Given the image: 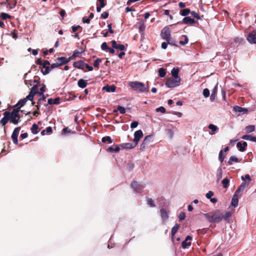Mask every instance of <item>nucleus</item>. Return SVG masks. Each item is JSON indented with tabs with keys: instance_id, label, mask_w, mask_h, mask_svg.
Listing matches in <instances>:
<instances>
[{
	"instance_id": "obj_1",
	"label": "nucleus",
	"mask_w": 256,
	"mask_h": 256,
	"mask_svg": "<svg viewBox=\"0 0 256 256\" xmlns=\"http://www.w3.org/2000/svg\"><path fill=\"white\" fill-rule=\"evenodd\" d=\"M204 216L210 222L218 223L222 220V213L220 210L204 214Z\"/></svg>"
},
{
	"instance_id": "obj_2",
	"label": "nucleus",
	"mask_w": 256,
	"mask_h": 256,
	"mask_svg": "<svg viewBox=\"0 0 256 256\" xmlns=\"http://www.w3.org/2000/svg\"><path fill=\"white\" fill-rule=\"evenodd\" d=\"M4 118H2L0 121V124H2L3 126H5L8 120L10 121V122L14 124H17L20 122V115H16V114H10V118H6V113H4Z\"/></svg>"
},
{
	"instance_id": "obj_3",
	"label": "nucleus",
	"mask_w": 256,
	"mask_h": 256,
	"mask_svg": "<svg viewBox=\"0 0 256 256\" xmlns=\"http://www.w3.org/2000/svg\"><path fill=\"white\" fill-rule=\"evenodd\" d=\"M4 118H2L0 121V124H2L3 126H5L8 120L10 121V122L14 124H17L20 122V115H16V114H10V118H6V113H4Z\"/></svg>"
},
{
	"instance_id": "obj_4",
	"label": "nucleus",
	"mask_w": 256,
	"mask_h": 256,
	"mask_svg": "<svg viewBox=\"0 0 256 256\" xmlns=\"http://www.w3.org/2000/svg\"><path fill=\"white\" fill-rule=\"evenodd\" d=\"M129 86L134 90L140 92H148V86L146 87L144 84L139 82H132L129 84Z\"/></svg>"
},
{
	"instance_id": "obj_5",
	"label": "nucleus",
	"mask_w": 256,
	"mask_h": 256,
	"mask_svg": "<svg viewBox=\"0 0 256 256\" xmlns=\"http://www.w3.org/2000/svg\"><path fill=\"white\" fill-rule=\"evenodd\" d=\"M180 78H169L166 80V85L170 88H174L180 84Z\"/></svg>"
},
{
	"instance_id": "obj_6",
	"label": "nucleus",
	"mask_w": 256,
	"mask_h": 256,
	"mask_svg": "<svg viewBox=\"0 0 256 256\" xmlns=\"http://www.w3.org/2000/svg\"><path fill=\"white\" fill-rule=\"evenodd\" d=\"M131 186L136 192H141L144 188V186L139 184L136 181H133L131 183Z\"/></svg>"
},
{
	"instance_id": "obj_7",
	"label": "nucleus",
	"mask_w": 256,
	"mask_h": 256,
	"mask_svg": "<svg viewBox=\"0 0 256 256\" xmlns=\"http://www.w3.org/2000/svg\"><path fill=\"white\" fill-rule=\"evenodd\" d=\"M160 36L162 39L164 40H166L167 39H169V38L170 37V28L166 26L163 28L161 31Z\"/></svg>"
},
{
	"instance_id": "obj_8",
	"label": "nucleus",
	"mask_w": 256,
	"mask_h": 256,
	"mask_svg": "<svg viewBox=\"0 0 256 256\" xmlns=\"http://www.w3.org/2000/svg\"><path fill=\"white\" fill-rule=\"evenodd\" d=\"M20 130V127H17V128H15L13 131L12 134V140L13 142L15 144H18V135Z\"/></svg>"
},
{
	"instance_id": "obj_9",
	"label": "nucleus",
	"mask_w": 256,
	"mask_h": 256,
	"mask_svg": "<svg viewBox=\"0 0 256 256\" xmlns=\"http://www.w3.org/2000/svg\"><path fill=\"white\" fill-rule=\"evenodd\" d=\"M247 40L250 44H256V30L249 33L247 36Z\"/></svg>"
},
{
	"instance_id": "obj_10",
	"label": "nucleus",
	"mask_w": 256,
	"mask_h": 256,
	"mask_svg": "<svg viewBox=\"0 0 256 256\" xmlns=\"http://www.w3.org/2000/svg\"><path fill=\"white\" fill-rule=\"evenodd\" d=\"M192 240V237L190 236H188L184 240L182 243V246L183 248H186L190 246L192 244L191 240Z\"/></svg>"
},
{
	"instance_id": "obj_11",
	"label": "nucleus",
	"mask_w": 256,
	"mask_h": 256,
	"mask_svg": "<svg viewBox=\"0 0 256 256\" xmlns=\"http://www.w3.org/2000/svg\"><path fill=\"white\" fill-rule=\"evenodd\" d=\"M143 136V133L142 130H136L134 134V139L133 142L137 145L140 140Z\"/></svg>"
},
{
	"instance_id": "obj_12",
	"label": "nucleus",
	"mask_w": 256,
	"mask_h": 256,
	"mask_svg": "<svg viewBox=\"0 0 256 256\" xmlns=\"http://www.w3.org/2000/svg\"><path fill=\"white\" fill-rule=\"evenodd\" d=\"M86 63L84 62V61L80 60L78 62H75L73 64V66L74 68L81 69V70H84Z\"/></svg>"
},
{
	"instance_id": "obj_13",
	"label": "nucleus",
	"mask_w": 256,
	"mask_h": 256,
	"mask_svg": "<svg viewBox=\"0 0 256 256\" xmlns=\"http://www.w3.org/2000/svg\"><path fill=\"white\" fill-rule=\"evenodd\" d=\"M16 108H15L13 110L12 112H10L8 111L5 112L4 113H6V117L7 118H8V117L10 118V114L12 116V114H16V115H20L19 114V112L20 111V106H18Z\"/></svg>"
},
{
	"instance_id": "obj_14",
	"label": "nucleus",
	"mask_w": 256,
	"mask_h": 256,
	"mask_svg": "<svg viewBox=\"0 0 256 256\" xmlns=\"http://www.w3.org/2000/svg\"><path fill=\"white\" fill-rule=\"evenodd\" d=\"M137 145L133 142L132 143H124L120 144L122 148L124 149H132L135 148Z\"/></svg>"
},
{
	"instance_id": "obj_15",
	"label": "nucleus",
	"mask_w": 256,
	"mask_h": 256,
	"mask_svg": "<svg viewBox=\"0 0 256 256\" xmlns=\"http://www.w3.org/2000/svg\"><path fill=\"white\" fill-rule=\"evenodd\" d=\"M196 22V20L189 16H186L182 20V23L184 24H192Z\"/></svg>"
},
{
	"instance_id": "obj_16",
	"label": "nucleus",
	"mask_w": 256,
	"mask_h": 256,
	"mask_svg": "<svg viewBox=\"0 0 256 256\" xmlns=\"http://www.w3.org/2000/svg\"><path fill=\"white\" fill-rule=\"evenodd\" d=\"M247 145V142H244L242 143L238 142L236 144V147L238 148L240 151L244 152L246 150V148Z\"/></svg>"
},
{
	"instance_id": "obj_17",
	"label": "nucleus",
	"mask_w": 256,
	"mask_h": 256,
	"mask_svg": "<svg viewBox=\"0 0 256 256\" xmlns=\"http://www.w3.org/2000/svg\"><path fill=\"white\" fill-rule=\"evenodd\" d=\"M152 137V136L151 135H148L144 138V139L140 146L141 148H144L150 142Z\"/></svg>"
},
{
	"instance_id": "obj_18",
	"label": "nucleus",
	"mask_w": 256,
	"mask_h": 256,
	"mask_svg": "<svg viewBox=\"0 0 256 256\" xmlns=\"http://www.w3.org/2000/svg\"><path fill=\"white\" fill-rule=\"evenodd\" d=\"M116 86L114 85L106 86L103 87L102 90L107 92H114L116 90Z\"/></svg>"
},
{
	"instance_id": "obj_19",
	"label": "nucleus",
	"mask_w": 256,
	"mask_h": 256,
	"mask_svg": "<svg viewBox=\"0 0 256 256\" xmlns=\"http://www.w3.org/2000/svg\"><path fill=\"white\" fill-rule=\"evenodd\" d=\"M232 216V212H226L224 214H222V220H224L226 222H230V218Z\"/></svg>"
},
{
	"instance_id": "obj_20",
	"label": "nucleus",
	"mask_w": 256,
	"mask_h": 256,
	"mask_svg": "<svg viewBox=\"0 0 256 256\" xmlns=\"http://www.w3.org/2000/svg\"><path fill=\"white\" fill-rule=\"evenodd\" d=\"M233 110L236 112H242L243 114L246 113L248 112L247 109L239 106H234Z\"/></svg>"
},
{
	"instance_id": "obj_21",
	"label": "nucleus",
	"mask_w": 256,
	"mask_h": 256,
	"mask_svg": "<svg viewBox=\"0 0 256 256\" xmlns=\"http://www.w3.org/2000/svg\"><path fill=\"white\" fill-rule=\"evenodd\" d=\"M246 185V182H242L236 190L234 194L238 196V194H240V192H242L244 190Z\"/></svg>"
},
{
	"instance_id": "obj_22",
	"label": "nucleus",
	"mask_w": 256,
	"mask_h": 256,
	"mask_svg": "<svg viewBox=\"0 0 256 256\" xmlns=\"http://www.w3.org/2000/svg\"><path fill=\"white\" fill-rule=\"evenodd\" d=\"M160 212L161 217L163 220H166L168 218V214L164 208H162L160 210Z\"/></svg>"
},
{
	"instance_id": "obj_23",
	"label": "nucleus",
	"mask_w": 256,
	"mask_h": 256,
	"mask_svg": "<svg viewBox=\"0 0 256 256\" xmlns=\"http://www.w3.org/2000/svg\"><path fill=\"white\" fill-rule=\"evenodd\" d=\"M118 110L122 114H124L126 112V109L124 108V107H122V106H118V108H117V110H113L112 113L114 114H118Z\"/></svg>"
},
{
	"instance_id": "obj_24",
	"label": "nucleus",
	"mask_w": 256,
	"mask_h": 256,
	"mask_svg": "<svg viewBox=\"0 0 256 256\" xmlns=\"http://www.w3.org/2000/svg\"><path fill=\"white\" fill-rule=\"evenodd\" d=\"M243 140H248L252 142H256V137L251 135H244L242 137Z\"/></svg>"
},
{
	"instance_id": "obj_25",
	"label": "nucleus",
	"mask_w": 256,
	"mask_h": 256,
	"mask_svg": "<svg viewBox=\"0 0 256 256\" xmlns=\"http://www.w3.org/2000/svg\"><path fill=\"white\" fill-rule=\"evenodd\" d=\"M78 85L80 88H84L86 86L87 82L85 80L81 78L78 80Z\"/></svg>"
},
{
	"instance_id": "obj_26",
	"label": "nucleus",
	"mask_w": 256,
	"mask_h": 256,
	"mask_svg": "<svg viewBox=\"0 0 256 256\" xmlns=\"http://www.w3.org/2000/svg\"><path fill=\"white\" fill-rule=\"evenodd\" d=\"M179 68H174L171 70V74L174 78H180L178 76Z\"/></svg>"
},
{
	"instance_id": "obj_27",
	"label": "nucleus",
	"mask_w": 256,
	"mask_h": 256,
	"mask_svg": "<svg viewBox=\"0 0 256 256\" xmlns=\"http://www.w3.org/2000/svg\"><path fill=\"white\" fill-rule=\"evenodd\" d=\"M238 196L234 194V196L232 200L231 204L234 206L236 207L238 205Z\"/></svg>"
},
{
	"instance_id": "obj_28",
	"label": "nucleus",
	"mask_w": 256,
	"mask_h": 256,
	"mask_svg": "<svg viewBox=\"0 0 256 256\" xmlns=\"http://www.w3.org/2000/svg\"><path fill=\"white\" fill-rule=\"evenodd\" d=\"M246 133L248 134L255 130V126L254 125H249L246 127Z\"/></svg>"
},
{
	"instance_id": "obj_29",
	"label": "nucleus",
	"mask_w": 256,
	"mask_h": 256,
	"mask_svg": "<svg viewBox=\"0 0 256 256\" xmlns=\"http://www.w3.org/2000/svg\"><path fill=\"white\" fill-rule=\"evenodd\" d=\"M58 60L59 62H58V63L59 64L60 66L68 64L66 58L65 57L58 58Z\"/></svg>"
},
{
	"instance_id": "obj_30",
	"label": "nucleus",
	"mask_w": 256,
	"mask_h": 256,
	"mask_svg": "<svg viewBox=\"0 0 256 256\" xmlns=\"http://www.w3.org/2000/svg\"><path fill=\"white\" fill-rule=\"evenodd\" d=\"M190 10L189 8H185L183 10H180V14L186 16H187L190 13Z\"/></svg>"
},
{
	"instance_id": "obj_31",
	"label": "nucleus",
	"mask_w": 256,
	"mask_h": 256,
	"mask_svg": "<svg viewBox=\"0 0 256 256\" xmlns=\"http://www.w3.org/2000/svg\"><path fill=\"white\" fill-rule=\"evenodd\" d=\"M208 127V128L212 130V132L210 133V134H214L216 131L218 130V128L213 124H210Z\"/></svg>"
},
{
	"instance_id": "obj_32",
	"label": "nucleus",
	"mask_w": 256,
	"mask_h": 256,
	"mask_svg": "<svg viewBox=\"0 0 256 256\" xmlns=\"http://www.w3.org/2000/svg\"><path fill=\"white\" fill-rule=\"evenodd\" d=\"M38 126L36 124H32V127L31 128L32 132L33 134H36L38 132Z\"/></svg>"
},
{
	"instance_id": "obj_33",
	"label": "nucleus",
	"mask_w": 256,
	"mask_h": 256,
	"mask_svg": "<svg viewBox=\"0 0 256 256\" xmlns=\"http://www.w3.org/2000/svg\"><path fill=\"white\" fill-rule=\"evenodd\" d=\"M179 228H180V225L176 224L174 226H173L172 228V232H171L172 235L174 236L175 234L177 232Z\"/></svg>"
},
{
	"instance_id": "obj_34",
	"label": "nucleus",
	"mask_w": 256,
	"mask_h": 256,
	"mask_svg": "<svg viewBox=\"0 0 256 256\" xmlns=\"http://www.w3.org/2000/svg\"><path fill=\"white\" fill-rule=\"evenodd\" d=\"M12 17V16H11L4 12H2L0 14V18H1L2 20H6L7 18H11Z\"/></svg>"
},
{
	"instance_id": "obj_35",
	"label": "nucleus",
	"mask_w": 256,
	"mask_h": 256,
	"mask_svg": "<svg viewBox=\"0 0 256 256\" xmlns=\"http://www.w3.org/2000/svg\"><path fill=\"white\" fill-rule=\"evenodd\" d=\"M159 76L161 78H164L166 74V69L162 68H159L158 70Z\"/></svg>"
},
{
	"instance_id": "obj_36",
	"label": "nucleus",
	"mask_w": 256,
	"mask_h": 256,
	"mask_svg": "<svg viewBox=\"0 0 256 256\" xmlns=\"http://www.w3.org/2000/svg\"><path fill=\"white\" fill-rule=\"evenodd\" d=\"M232 162H238V160L237 158L234 156H232L230 157L229 160L228 161V164L231 165L232 164Z\"/></svg>"
},
{
	"instance_id": "obj_37",
	"label": "nucleus",
	"mask_w": 256,
	"mask_h": 256,
	"mask_svg": "<svg viewBox=\"0 0 256 256\" xmlns=\"http://www.w3.org/2000/svg\"><path fill=\"white\" fill-rule=\"evenodd\" d=\"M28 101V100L26 99V98H24L22 100H20L17 104H16L14 106V107H16L18 106H20V107L23 106L26 102Z\"/></svg>"
},
{
	"instance_id": "obj_38",
	"label": "nucleus",
	"mask_w": 256,
	"mask_h": 256,
	"mask_svg": "<svg viewBox=\"0 0 256 256\" xmlns=\"http://www.w3.org/2000/svg\"><path fill=\"white\" fill-rule=\"evenodd\" d=\"M139 26H138V30L140 32H143L146 28V26L144 22H140L138 23Z\"/></svg>"
},
{
	"instance_id": "obj_39",
	"label": "nucleus",
	"mask_w": 256,
	"mask_h": 256,
	"mask_svg": "<svg viewBox=\"0 0 256 256\" xmlns=\"http://www.w3.org/2000/svg\"><path fill=\"white\" fill-rule=\"evenodd\" d=\"M36 94V92H30L29 94L26 98L27 100L32 101L34 96Z\"/></svg>"
},
{
	"instance_id": "obj_40",
	"label": "nucleus",
	"mask_w": 256,
	"mask_h": 256,
	"mask_svg": "<svg viewBox=\"0 0 256 256\" xmlns=\"http://www.w3.org/2000/svg\"><path fill=\"white\" fill-rule=\"evenodd\" d=\"M222 182L223 187L224 188H227L229 186L230 181L228 178H225L222 180Z\"/></svg>"
},
{
	"instance_id": "obj_41",
	"label": "nucleus",
	"mask_w": 256,
	"mask_h": 256,
	"mask_svg": "<svg viewBox=\"0 0 256 256\" xmlns=\"http://www.w3.org/2000/svg\"><path fill=\"white\" fill-rule=\"evenodd\" d=\"M102 142H108L109 144H111L112 142V141L109 136H106L104 137H103L102 140Z\"/></svg>"
},
{
	"instance_id": "obj_42",
	"label": "nucleus",
	"mask_w": 256,
	"mask_h": 256,
	"mask_svg": "<svg viewBox=\"0 0 256 256\" xmlns=\"http://www.w3.org/2000/svg\"><path fill=\"white\" fill-rule=\"evenodd\" d=\"M120 147L118 146H116L114 148L112 147H110L108 148V150L110 152H118L120 151Z\"/></svg>"
},
{
	"instance_id": "obj_43",
	"label": "nucleus",
	"mask_w": 256,
	"mask_h": 256,
	"mask_svg": "<svg viewBox=\"0 0 256 256\" xmlns=\"http://www.w3.org/2000/svg\"><path fill=\"white\" fill-rule=\"evenodd\" d=\"M44 69V70H42V72L44 75H46L48 74L51 70L50 66H46Z\"/></svg>"
},
{
	"instance_id": "obj_44",
	"label": "nucleus",
	"mask_w": 256,
	"mask_h": 256,
	"mask_svg": "<svg viewBox=\"0 0 256 256\" xmlns=\"http://www.w3.org/2000/svg\"><path fill=\"white\" fill-rule=\"evenodd\" d=\"M102 61V58H98L96 59L94 62V68H98L100 64V63Z\"/></svg>"
},
{
	"instance_id": "obj_45",
	"label": "nucleus",
	"mask_w": 256,
	"mask_h": 256,
	"mask_svg": "<svg viewBox=\"0 0 256 256\" xmlns=\"http://www.w3.org/2000/svg\"><path fill=\"white\" fill-rule=\"evenodd\" d=\"M166 40L167 41L168 43L170 45L176 46H178V45L176 44L175 41L174 40H172L171 37H170L169 39H167Z\"/></svg>"
},
{
	"instance_id": "obj_46",
	"label": "nucleus",
	"mask_w": 256,
	"mask_h": 256,
	"mask_svg": "<svg viewBox=\"0 0 256 256\" xmlns=\"http://www.w3.org/2000/svg\"><path fill=\"white\" fill-rule=\"evenodd\" d=\"M146 198L148 204H149L151 207H154L156 206L154 202L151 198Z\"/></svg>"
},
{
	"instance_id": "obj_47",
	"label": "nucleus",
	"mask_w": 256,
	"mask_h": 256,
	"mask_svg": "<svg viewBox=\"0 0 256 256\" xmlns=\"http://www.w3.org/2000/svg\"><path fill=\"white\" fill-rule=\"evenodd\" d=\"M225 158V156L223 155V150H221L219 153L218 159L220 161L222 162Z\"/></svg>"
},
{
	"instance_id": "obj_48",
	"label": "nucleus",
	"mask_w": 256,
	"mask_h": 256,
	"mask_svg": "<svg viewBox=\"0 0 256 256\" xmlns=\"http://www.w3.org/2000/svg\"><path fill=\"white\" fill-rule=\"evenodd\" d=\"M216 89H217L216 86H215L212 90V94L210 96V99L212 100H214L215 99V94L216 92Z\"/></svg>"
},
{
	"instance_id": "obj_49",
	"label": "nucleus",
	"mask_w": 256,
	"mask_h": 256,
	"mask_svg": "<svg viewBox=\"0 0 256 256\" xmlns=\"http://www.w3.org/2000/svg\"><path fill=\"white\" fill-rule=\"evenodd\" d=\"M38 85L36 84L30 90V92H36V94H39L40 92L38 91Z\"/></svg>"
},
{
	"instance_id": "obj_50",
	"label": "nucleus",
	"mask_w": 256,
	"mask_h": 256,
	"mask_svg": "<svg viewBox=\"0 0 256 256\" xmlns=\"http://www.w3.org/2000/svg\"><path fill=\"white\" fill-rule=\"evenodd\" d=\"M186 218V214L184 212H181L178 215V218L180 220H182Z\"/></svg>"
},
{
	"instance_id": "obj_51",
	"label": "nucleus",
	"mask_w": 256,
	"mask_h": 256,
	"mask_svg": "<svg viewBox=\"0 0 256 256\" xmlns=\"http://www.w3.org/2000/svg\"><path fill=\"white\" fill-rule=\"evenodd\" d=\"M217 177V182H218L220 179L222 178V169H220L216 174Z\"/></svg>"
},
{
	"instance_id": "obj_52",
	"label": "nucleus",
	"mask_w": 256,
	"mask_h": 256,
	"mask_svg": "<svg viewBox=\"0 0 256 256\" xmlns=\"http://www.w3.org/2000/svg\"><path fill=\"white\" fill-rule=\"evenodd\" d=\"M108 48L106 42H104L101 45V48L103 50H107Z\"/></svg>"
},
{
	"instance_id": "obj_53",
	"label": "nucleus",
	"mask_w": 256,
	"mask_h": 256,
	"mask_svg": "<svg viewBox=\"0 0 256 256\" xmlns=\"http://www.w3.org/2000/svg\"><path fill=\"white\" fill-rule=\"evenodd\" d=\"M190 14L193 17L197 18L198 20L200 19V16L198 13L192 11L190 12Z\"/></svg>"
},
{
	"instance_id": "obj_54",
	"label": "nucleus",
	"mask_w": 256,
	"mask_h": 256,
	"mask_svg": "<svg viewBox=\"0 0 256 256\" xmlns=\"http://www.w3.org/2000/svg\"><path fill=\"white\" fill-rule=\"evenodd\" d=\"M126 48L125 46L122 44H118L116 49L119 50H120L122 51Z\"/></svg>"
},
{
	"instance_id": "obj_55",
	"label": "nucleus",
	"mask_w": 256,
	"mask_h": 256,
	"mask_svg": "<svg viewBox=\"0 0 256 256\" xmlns=\"http://www.w3.org/2000/svg\"><path fill=\"white\" fill-rule=\"evenodd\" d=\"M184 38H186V42H183L182 40H180L179 42V44L182 46H184L188 43V39L186 36L184 35L182 36Z\"/></svg>"
},
{
	"instance_id": "obj_56",
	"label": "nucleus",
	"mask_w": 256,
	"mask_h": 256,
	"mask_svg": "<svg viewBox=\"0 0 256 256\" xmlns=\"http://www.w3.org/2000/svg\"><path fill=\"white\" fill-rule=\"evenodd\" d=\"M203 94L205 98H208L210 96V91L208 88H204L203 90Z\"/></svg>"
},
{
	"instance_id": "obj_57",
	"label": "nucleus",
	"mask_w": 256,
	"mask_h": 256,
	"mask_svg": "<svg viewBox=\"0 0 256 256\" xmlns=\"http://www.w3.org/2000/svg\"><path fill=\"white\" fill-rule=\"evenodd\" d=\"M109 14L108 12H105L101 14V18L104 19H106L108 18Z\"/></svg>"
},
{
	"instance_id": "obj_58",
	"label": "nucleus",
	"mask_w": 256,
	"mask_h": 256,
	"mask_svg": "<svg viewBox=\"0 0 256 256\" xmlns=\"http://www.w3.org/2000/svg\"><path fill=\"white\" fill-rule=\"evenodd\" d=\"M157 112H160L162 113L166 112V108L164 106H160L156 109Z\"/></svg>"
},
{
	"instance_id": "obj_59",
	"label": "nucleus",
	"mask_w": 256,
	"mask_h": 256,
	"mask_svg": "<svg viewBox=\"0 0 256 256\" xmlns=\"http://www.w3.org/2000/svg\"><path fill=\"white\" fill-rule=\"evenodd\" d=\"M138 124V122L136 121H134L131 123L130 127L132 128H134L137 127Z\"/></svg>"
},
{
	"instance_id": "obj_60",
	"label": "nucleus",
	"mask_w": 256,
	"mask_h": 256,
	"mask_svg": "<svg viewBox=\"0 0 256 256\" xmlns=\"http://www.w3.org/2000/svg\"><path fill=\"white\" fill-rule=\"evenodd\" d=\"M70 132L71 130L68 128H65L62 130V134H65L67 133H70Z\"/></svg>"
},
{
	"instance_id": "obj_61",
	"label": "nucleus",
	"mask_w": 256,
	"mask_h": 256,
	"mask_svg": "<svg viewBox=\"0 0 256 256\" xmlns=\"http://www.w3.org/2000/svg\"><path fill=\"white\" fill-rule=\"evenodd\" d=\"M60 102V98L59 97H57L54 98L53 100V104H58Z\"/></svg>"
},
{
	"instance_id": "obj_62",
	"label": "nucleus",
	"mask_w": 256,
	"mask_h": 256,
	"mask_svg": "<svg viewBox=\"0 0 256 256\" xmlns=\"http://www.w3.org/2000/svg\"><path fill=\"white\" fill-rule=\"evenodd\" d=\"M97 1L100 2V6L101 7L104 8L106 6V3L105 2L104 0H97Z\"/></svg>"
},
{
	"instance_id": "obj_63",
	"label": "nucleus",
	"mask_w": 256,
	"mask_h": 256,
	"mask_svg": "<svg viewBox=\"0 0 256 256\" xmlns=\"http://www.w3.org/2000/svg\"><path fill=\"white\" fill-rule=\"evenodd\" d=\"M60 66L58 62L52 64L51 66H50V70H52L54 68L58 67Z\"/></svg>"
},
{
	"instance_id": "obj_64",
	"label": "nucleus",
	"mask_w": 256,
	"mask_h": 256,
	"mask_svg": "<svg viewBox=\"0 0 256 256\" xmlns=\"http://www.w3.org/2000/svg\"><path fill=\"white\" fill-rule=\"evenodd\" d=\"M214 196V192L212 191H209L206 194V197L207 198L209 199L212 196Z\"/></svg>"
}]
</instances>
